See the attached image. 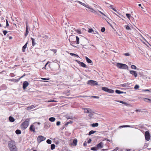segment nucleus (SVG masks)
I'll list each match as a JSON object with an SVG mask.
<instances>
[{"label":"nucleus","instance_id":"obj_1","mask_svg":"<svg viewBox=\"0 0 151 151\" xmlns=\"http://www.w3.org/2000/svg\"><path fill=\"white\" fill-rule=\"evenodd\" d=\"M8 147L11 151H17V148L14 141L11 140L8 143Z\"/></svg>","mask_w":151,"mask_h":151},{"label":"nucleus","instance_id":"obj_2","mask_svg":"<svg viewBox=\"0 0 151 151\" xmlns=\"http://www.w3.org/2000/svg\"><path fill=\"white\" fill-rule=\"evenodd\" d=\"M38 35L37 37L40 38V40L43 41V42H46L48 38V37L47 35H45L43 33H41L38 32Z\"/></svg>","mask_w":151,"mask_h":151},{"label":"nucleus","instance_id":"obj_3","mask_svg":"<svg viewBox=\"0 0 151 151\" xmlns=\"http://www.w3.org/2000/svg\"><path fill=\"white\" fill-rule=\"evenodd\" d=\"M30 119L28 118L26 119L23 122L22 124V128L24 129H26L28 127L29 124Z\"/></svg>","mask_w":151,"mask_h":151},{"label":"nucleus","instance_id":"obj_4","mask_svg":"<svg viewBox=\"0 0 151 151\" xmlns=\"http://www.w3.org/2000/svg\"><path fill=\"white\" fill-rule=\"evenodd\" d=\"M116 66L119 68L122 69H126L128 67L126 64L119 63H117Z\"/></svg>","mask_w":151,"mask_h":151},{"label":"nucleus","instance_id":"obj_5","mask_svg":"<svg viewBox=\"0 0 151 151\" xmlns=\"http://www.w3.org/2000/svg\"><path fill=\"white\" fill-rule=\"evenodd\" d=\"M46 138L43 136L39 135L37 137V142L38 144H40L41 142L45 140Z\"/></svg>","mask_w":151,"mask_h":151},{"label":"nucleus","instance_id":"obj_6","mask_svg":"<svg viewBox=\"0 0 151 151\" xmlns=\"http://www.w3.org/2000/svg\"><path fill=\"white\" fill-rule=\"evenodd\" d=\"M87 84L89 85H98L96 81L92 80H89L87 82Z\"/></svg>","mask_w":151,"mask_h":151},{"label":"nucleus","instance_id":"obj_7","mask_svg":"<svg viewBox=\"0 0 151 151\" xmlns=\"http://www.w3.org/2000/svg\"><path fill=\"white\" fill-rule=\"evenodd\" d=\"M145 139L147 141H149L150 139V134L149 133V132L146 131L145 132Z\"/></svg>","mask_w":151,"mask_h":151},{"label":"nucleus","instance_id":"obj_8","mask_svg":"<svg viewBox=\"0 0 151 151\" xmlns=\"http://www.w3.org/2000/svg\"><path fill=\"white\" fill-rule=\"evenodd\" d=\"M82 109L84 110V112L86 113H90L92 114V110L89 108H83Z\"/></svg>","mask_w":151,"mask_h":151},{"label":"nucleus","instance_id":"obj_9","mask_svg":"<svg viewBox=\"0 0 151 151\" xmlns=\"http://www.w3.org/2000/svg\"><path fill=\"white\" fill-rule=\"evenodd\" d=\"M25 76V75L24 74L18 79H9V81L14 82H17L19 81L21 78Z\"/></svg>","mask_w":151,"mask_h":151},{"label":"nucleus","instance_id":"obj_10","mask_svg":"<svg viewBox=\"0 0 151 151\" xmlns=\"http://www.w3.org/2000/svg\"><path fill=\"white\" fill-rule=\"evenodd\" d=\"M71 38H72L73 40H75L76 39V43L77 44H79V39L78 36H76L75 35H73L71 36Z\"/></svg>","mask_w":151,"mask_h":151},{"label":"nucleus","instance_id":"obj_11","mask_svg":"<svg viewBox=\"0 0 151 151\" xmlns=\"http://www.w3.org/2000/svg\"><path fill=\"white\" fill-rule=\"evenodd\" d=\"M76 2L79 3L80 4L84 6L87 8H89V6L88 5H86L84 3H83L79 1H76Z\"/></svg>","mask_w":151,"mask_h":151},{"label":"nucleus","instance_id":"obj_12","mask_svg":"<svg viewBox=\"0 0 151 151\" xmlns=\"http://www.w3.org/2000/svg\"><path fill=\"white\" fill-rule=\"evenodd\" d=\"M28 43V42H27L22 47V51L23 52H25V49L27 47V46Z\"/></svg>","mask_w":151,"mask_h":151},{"label":"nucleus","instance_id":"obj_13","mask_svg":"<svg viewBox=\"0 0 151 151\" xmlns=\"http://www.w3.org/2000/svg\"><path fill=\"white\" fill-rule=\"evenodd\" d=\"M29 130L30 131H31V132H35V127L34 126L33 124L31 125L29 127Z\"/></svg>","mask_w":151,"mask_h":151},{"label":"nucleus","instance_id":"obj_14","mask_svg":"<svg viewBox=\"0 0 151 151\" xmlns=\"http://www.w3.org/2000/svg\"><path fill=\"white\" fill-rule=\"evenodd\" d=\"M129 72L131 74L133 75L136 78L137 76V74L136 71L134 70H130Z\"/></svg>","mask_w":151,"mask_h":151},{"label":"nucleus","instance_id":"obj_15","mask_svg":"<svg viewBox=\"0 0 151 151\" xmlns=\"http://www.w3.org/2000/svg\"><path fill=\"white\" fill-rule=\"evenodd\" d=\"M103 143L101 142H100L97 145V147H98V149L102 148H103Z\"/></svg>","mask_w":151,"mask_h":151},{"label":"nucleus","instance_id":"obj_16","mask_svg":"<svg viewBox=\"0 0 151 151\" xmlns=\"http://www.w3.org/2000/svg\"><path fill=\"white\" fill-rule=\"evenodd\" d=\"M78 63L80 64L81 66L83 68H85L86 66V64L83 63L81 62L80 61H78Z\"/></svg>","mask_w":151,"mask_h":151},{"label":"nucleus","instance_id":"obj_17","mask_svg":"<svg viewBox=\"0 0 151 151\" xmlns=\"http://www.w3.org/2000/svg\"><path fill=\"white\" fill-rule=\"evenodd\" d=\"M88 8L89 9V11H90L91 12L95 14H97V12L95 10L93 9L91 7H90L89 6V8Z\"/></svg>","mask_w":151,"mask_h":151},{"label":"nucleus","instance_id":"obj_18","mask_svg":"<svg viewBox=\"0 0 151 151\" xmlns=\"http://www.w3.org/2000/svg\"><path fill=\"white\" fill-rule=\"evenodd\" d=\"M115 92L116 93H117L118 94H121V93H126V92H124L123 91H121L120 90H116L115 91Z\"/></svg>","mask_w":151,"mask_h":151},{"label":"nucleus","instance_id":"obj_19","mask_svg":"<svg viewBox=\"0 0 151 151\" xmlns=\"http://www.w3.org/2000/svg\"><path fill=\"white\" fill-rule=\"evenodd\" d=\"M35 107L34 105H32L29 106L27 107L26 108V109L27 110H30L34 108Z\"/></svg>","mask_w":151,"mask_h":151},{"label":"nucleus","instance_id":"obj_20","mask_svg":"<svg viewBox=\"0 0 151 151\" xmlns=\"http://www.w3.org/2000/svg\"><path fill=\"white\" fill-rule=\"evenodd\" d=\"M9 121L11 122H13L14 121L15 119L12 116H10L9 118Z\"/></svg>","mask_w":151,"mask_h":151},{"label":"nucleus","instance_id":"obj_21","mask_svg":"<svg viewBox=\"0 0 151 151\" xmlns=\"http://www.w3.org/2000/svg\"><path fill=\"white\" fill-rule=\"evenodd\" d=\"M85 58L86 61L89 63H92V60L88 58V57L86 56Z\"/></svg>","mask_w":151,"mask_h":151},{"label":"nucleus","instance_id":"obj_22","mask_svg":"<svg viewBox=\"0 0 151 151\" xmlns=\"http://www.w3.org/2000/svg\"><path fill=\"white\" fill-rule=\"evenodd\" d=\"M31 39L32 41V45L33 46H34L36 44L35 42V39L32 37H31Z\"/></svg>","mask_w":151,"mask_h":151},{"label":"nucleus","instance_id":"obj_23","mask_svg":"<svg viewBox=\"0 0 151 151\" xmlns=\"http://www.w3.org/2000/svg\"><path fill=\"white\" fill-rule=\"evenodd\" d=\"M137 126V125L136 126H130L129 125H125V127H131L132 128H137V127H136V126Z\"/></svg>","mask_w":151,"mask_h":151},{"label":"nucleus","instance_id":"obj_24","mask_svg":"<svg viewBox=\"0 0 151 151\" xmlns=\"http://www.w3.org/2000/svg\"><path fill=\"white\" fill-rule=\"evenodd\" d=\"M72 39L73 40V39L72 38L71 39V38H70V39H69V41L70 42V45H71L73 46V44H75V43H76V41H73L72 40Z\"/></svg>","mask_w":151,"mask_h":151},{"label":"nucleus","instance_id":"obj_25","mask_svg":"<svg viewBox=\"0 0 151 151\" xmlns=\"http://www.w3.org/2000/svg\"><path fill=\"white\" fill-rule=\"evenodd\" d=\"M65 117L68 119H73V117L72 116H70L68 114L66 115Z\"/></svg>","mask_w":151,"mask_h":151},{"label":"nucleus","instance_id":"obj_26","mask_svg":"<svg viewBox=\"0 0 151 151\" xmlns=\"http://www.w3.org/2000/svg\"><path fill=\"white\" fill-rule=\"evenodd\" d=\"M144 100L145 101L151 103V99L147 98H145L144 99Z\"/></svg>","mask_w":151,"mask_h":151},{"label":"nucleus","instance_id":"obj_27","mask_svg":"<svg viewBox=\"0 0 151 151\" xmlns=\"http://www.w3.org/2000/svg\"><path fill=\"white\" fill-rule=\"evenodd\" d=\"M49 120L51 122H54L55 120V118L54 117H51L49 119Z\"/></svg>","mask_w":151,"mask_h":151},{"label":"nucleus","instance_id":"obj_28","mask_svg":"<svg viewBox=\"0 0 151 151\" xmlns=\"http://www.w3.org/2000/svg\"><path fill=\"white\" fill-rule=\"evenodd\" d=\"M91 126L93 127H98L99 125V124L98 123H93L91 124Z\"/></svg>","mask_w":151,"mask_h":151},{"label":"nucleus","instance_id":"obj_29","mask_svg":"<svg viewBox=\"0 0 151 151\" xmlns=\"http://www.w3.org/2000/svg\"><path fill=\"white\" fill-rule=\"evenodd\" d=\"M73 143L75 146H76L77 145V140L76 139H74L73 140Z\"/></svg>","mask_w":151,"mask_h":151},{"label":"nucleus","instance_id":"obj_30","mask_svg":"<svg viewBox=\"0 0 151 151\" xmlns=\"http://www.w3.org/2000/svg\"><path fill=\"white\" fill-rule=\"evenodd\" d=\"M96 132V131H94L93 130L90 131L88 133V134L89 135H90L92 134H93Z\"/></svg>","mask_w":151,"mask_h":151},{"label":"nucleus","instance_id":"obj_31","mask_svg":"<svg viewBox=\"0 0 151 151\" xmlns=\"http://www.w3.org/2000/svg\"><path fill=\"white\" fill-rule=\"evenodd\" d=\"M107 92L110 93H113L114 92V91L113 90L108 89Z\"/></svg>","mask_w":151,"mask_h":151},{"label":"nucleus","instance_id":"obj_32","mask_svg":"<svg viewBox=\"0 0 151 151\" xmlns=\"http://www.w3.org/2000/svg\"><path fill=\"white\" fill-rule=\"evenodd\" d=\"M16 133L17 134H21V131L19 129H17L15 131Z\"/></svg>","mask_w":151,"mask_h":151},{"label":"nucleus","instance_id":"obj_33","mask_svg":"<svg viewBox=\"0 0 151 151\" xmlns=\"http://www.w3.org/2000/svg\"><path fill=\"white\" fill-rule=\"evenodd\" d=\"M108 88L106 87H103L102 88V90L105 92H107Z\"/></svg>","mask_w":151,"mask_h":151},{"label":"nucleus","instance_id":"obj_34","mask_svg":"<svg viewBox=\"0 0 151 151\" xmlns=\"http://www.w3.org/2000/svg\"><path fill=\"white\" fill-rule=\"evenodd\" d=\"M98 149L97 147H93L91 149V150L93 151H96Z\"/></svg>","mask_w":151,"mask_h":151},{"label":"nucleus","instance_id":"obj_35","mask_svg":"<svg viewBox=\"0 0 151 151\" xmlns=\"http://www.w3.org/2000/svg\"><path fill=\"white\" fill-rule=\"evenodd\" d=\"M70 55L72 56H73L77 58H79V56L76 54H75L73 53H70Z\"/></svg>","mask_w":151,"mask_h":151},{"label":"nucleus","instance_id":"obj_36","mask_svg":"<svg viewBox=\"0 0 151 151\" xmlns=\"http://www.w3.org/2000/svg\"><path fill=\"white\" fill-rule=\"evenodd\" d=\"M55 147V145L54 144H52L51 145V149L52 150H54Z\"/></svg>","mask_w":151,"mask_h":151},{"label":"nucleus","instance_id":"obj_37","mask_svg":"<svg viewBox=\"0 0 151 151\" xmlns=\"http://www.w3.org/2000/svg\"><path fill=\"white\" fill-rule=\"evenodd\" d=\"M118 101L121 103L124 104L126 106H127L128 105V104H127L126 102L123 101Z\"/></svg>","mask_w":151,"mask_h":151},{"label":"nucleus","instance_id":"obj_38","mask_svg":"<svg viewBox=\"0 0 151 151\" xmlns=\"http://www.w3.org/2000/svg\"><path fill=\"white\" fill-rule=\"evenodd\" d=\"M73 123V122L72 121H70V122H67L65 124V126H67L69 124H72Z\"/></svg>","mask_w":151,"mask_h":151},{"label":"nucleus","instance_id":"obj_39","mask_svg":"<svg viewBox=\"0 0 151 151\" xmlns=\"http://www.w3.org/2000/svg\"><path fill=\"white\" fill-rule=\"evenodd\" d=\"M124 27L127 30H131L130 27L128 25H125Z\"/></svg>","mask_w":151,"mask_h":151},{"label":"nucleus","instance_id":"obj_40","mask_svg":"<svg viewBox=\"0 0 151 151\" xmlns=\"http://www.w3.org/2000/svg\"><path fill=\"white\" fill-rule=\"evenodd\" d=\"M46 142L48 144H50L52 143V141L50 140L49 139H48L47 140Z\"/></svg>","mask_w":151,"mask_h":151},{"label":"nucleus","instance_id":"obj_41","mask_svg":"<svg viewBox=\"0 0 151 151\" xmlns=\"http://www.w3.org/2000/svg\"><path fill=\"white\" fill-rule=\"evenodd\" d=\"M131 68L132 69H136L137 67L136 66L134 65H132L131 66Z\"/></svg>","mask_w":151,"mask_h":151},{"label":"nucleus","instance_id":"obj_42","mask_svg":"<svg viewBox=\"0 0 151 151\" xmlns=\"http://www.w3.org/2000/svg\"><path fill=\"white\" fill-rule=\"evenodd\" d=\"M109 7H110V8L112 9H113V10H114V11L115 12H116V9H115V8H114V7H113V6L112 5H110L109 6Z\"/></svg>","mask_w":151,"mask_h":151},{"label":"nucleus","instance_id":"obj_43","mask_svg":"<svg viewBox=\"0 0 151 151\" xmlns=\"http://www.w3.org/2000/svg\"><path fill=\"white\" fill-rule=\"evenodd\" d=\"M126 15L128 19H130V18L131 17V15L129 14H126Z\"/></svg>","mask_w":151,"mask_h":151},{"label":"nucleus","instance_id":"obj_44","mask_svg":"<svg viewBox=\"0 0 151 151\" xmlns=\"http://www.w3.org/2000/svg\"><path fill=\"white\" fill-rule=\"evenodd\" d=\"M93 30L91 28V29H89L88 30V32L89 33H92V32H93Z\"/></svg>","mask_w":151,"mask_h":151},{"label":"nucleus","instance_id":"obj_45","mask_svg":"<svg viewBox=\"0 0 151 151\" xmlns=\"http://www.w3.org/2000/svg\"><path fill=\"white\" fill-rule=\"evenodd\" d=\"M29 83L27 81H25L24 82L23 85H28Z\"/></svg>","mask_w":151,"mask_h":151},{"label":"nucleus","instance_id":"obj_46","mask_svg":"<svg viewBox=\"0 0 151 151\" xmlns=\"http://www.w3.org/2000/svg\"><path fill=\"white\" fill-rule=\"evenodd\" d=\"M26 30H29V27L27 25V22H26Z\"/></svg>","mask_w":151,"mask_h":151},{"label":"nucleus","instance_id":"obj_47","mask_svg":"<svg viewBox=\"0 0 151 151\" xmlns=\"http://www.w3.org/2000/svg\"><path fill=\"white\" fill-rule=\"evenodd\" d=\"M143 91H148L149 92H150V93L151 92V89H145V90H144Z\"/></svg>","mask_w":151,"mask_h":151},{"label":"nucleus","instance_id":"obj_48","mask_svg":"<svg viewBox=\"0 0 151 151\" xmlns=\"http://www.w3.org/2000/svg\"><path fill=\"white\" fill-rule=\"evenodd\" d=\"M50 50L53 52L54 54L56 53L57 52V50L56 49H50Z\"/></svg>","mask_w":151,"mask_h":151},{"label":"nucleus","instance_id":"obj_49","mask_svg":"<svg viewBox=\"0 0 151 151\" xmlns=\"http://www.w3.org/2000/svg\"><path fill=\"white\" fill-rule=\"evenodd\" d=\"M105 30V29L104 27H102L101 29V31L102 32H104Z\"/></svg>","mask_w":151,"mask_h":151},{"label":"nucleus","instance_id":"obj_50","mask_svg":"<svg viewBox=\"0 0 151 151\" xmlns=\"http://www.w3.org/2000/svg\"><path fill=\"white\" fill-rule=\"evenodd\" d=\"M28 33H29V30H26L25 34V37H27V35H28Z\"/></svg>","mask_w":151,"mask_h":151},{"label":"nucleus","instance_id":"obj_51","mask_svg":"<svg viewBox=\"0 0 151 151\" xmlns=\"http://www.w3.org/2000/svg\"><path fill=\"white\" fill-rule=\"evenodd\" d=\"M91 97L93 98H96V99H99V97L98 96H91Z\"/></svg>","mask_w":151,"mask_h":151},{"label":"nucleus","instance_id":"obj_52","mask_svg":"<svg viewBox=\"0 0 151 151\" xmlns=\"http://www.w3.org/2000/svg\"><path fill=\"white\" fill-rule=\"evenodd\" d=\"M124 55L126 56H129L130 55L129 53L127 52L124 54Z\"/></svg>","mask_w":151,"mask_h":151},{"label":"nucleus","instance_id":"obj_53","mask_svg":"<svg viewBox=\"0 0 151 151\" xmlns=\"http://www.w3.org/2000/svg\"><path fill=\"white\" fill-rule=\"evenodd\" d=\"M7 32H8L6 30H5L3 31V33L4 35H5Z\"/></svg>","mask_w":151,"mask_h":151},{"label":"nucleus","instance_id":"obj_54","mask_svg":"<svg viewBox=\"0 0 151 151\" xmlns=\"http://www.w3.org/2000/svg\"><path fill=\"white\" fill-rule=\"evenodd\" d=\"M10 76L11 77H13L15 75L13 73H11L10 74Z\"/></svg>","mask_w":151,"mask_h":151},{"label":"nucleus","instance_id":"obj_55","mask_svg":"<svg viewBox=\"0 0 151 151\" xmlns=\"http://www.w3.org/2000/svg\"><path fill=\"white\" fill-rule=\"evenodd\" d=\"M139 88V86H135L134 88L135 89H137Z\"/></svg>","mask_w":151,"mask_h":151},{"label":"nucleus","instance_id":"obj_56","mask_svg":"<svg viewBox=\"0 0 151 151\" xmlns=\"http://www.w3.org/2000/svg\"><path fill=\"white\" fill-rule=\"evenodd\" d=\"M60 121H58L56 123V125L57 126H59L60 125Z\"/></svg>","mask_w":151,"mask_h":151},{"label":"nucleus","instance_id":"obj_57","mask_svg":"<svg viewBox=\"0 0 151 151\" xmlns=\"http://www.w3.org/2000/svg\"><path fill=\"white\" fill-rule=\"evenodd\" d=\"M87 142L86 141H85L84 143L83 144V145L84 146L86 147L87 146Z\"/></svg>","mask_w":151,"mask_h":151},{"label":"nucleus","instance_id":"obj_58","mask_svg":"<svg viewBox=\"0 0 151 151\" xmlns=\"http://www.w3.org/2000/svg\"><path fill=\"white\" fill-rule=\"evenodd\" d=\"M57 102V101H55L54 100H49L47 102Z\"/></svg>","mask_w":151,"mask_h":151},{"label":"nucleus","instance_id":"obj_59","mask_svg":"<svg viewBox=\"0 0 151 151\" xmlns=\"http://www.w3.org/2000/svg\"><path fill=\"white\" fill-rule=\"evenodd\" d=\"M101 14H102L104 15V16H106V15L104 14L103 12H101V11H99L98 10V11Z\"/></svg>","mask_w":151,"mask_h":151},{"label":"nucleus","instance_id":"obj_60","mask_svg":"<svg viewBox=\"0 0 151 151\" xmlns=\"http://www.w3.org/2000/svg\"><path fill=\"white\" fill-rule=\"evenodd\" d=\"M118 147H117L115 149H114L111 151H117L118 150Z\"/></svg>","mask_w":151,"mask_h":151},{"label":"nucleus","instance_id":"obj_61","mask_svg":"<svg viewBox=\"0 0 151 151\" xmlns=\"http://www.w3.org/2000/svg\"><path fill=\"white\" fill-rule=\"evenodd\" d=\"M9 25L8 22L7 20H6V27H8Z\"/></svg>","mask_w":151,"mask_h":151},{"label":"nucleus","instance_id":"obj_62","mask_svg":"<svg viewBox=\"0 0 151 151\" xmlns=\"http://www.w3.org/2000/svg\"><path fill=\"white\" fill-rule=\"evenodd\" d=\"M91 141V139H89L88 141V143L89 144L90 143Z\"/></svg>","mask_w":151,"mask_h":151},{"label":"nucleus","instance_id":"obj_63","mask_svg":"<svg viewBox=\"0 0 151 151\" xmlns=\"http://www.w3.org/2000/svg\"><path fill=\"white\" fill-rule=\"evenodd\" d=\"M28 86H23V88L24 89H25Z\"/></svg>","mask_w":151,"mask_h":151},{"label":"nucleus","instance_id":"obj_64","mask_svg":"<svg viewBox=\"0 0 151 151\" xmlns=\"http://www.w3.org/2000/svg\"><path fill=\"white\" fill-rule=\"evenodd\" d=\"M77 32L78 33V34H81V31L79 30H77Z\"/></svg>","mask_w":151,"mask_h":151}]
</instances>
